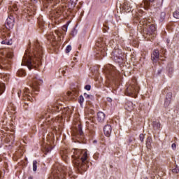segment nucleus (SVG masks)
<instances>
[{
  "label": "nucleus",
  "mask_w": 179,
  "mask_h": 179,
  "mask_svg": "<svg viewBox=\"0 0 179 179\" xmlns=\"http://www.w3.org/2000/svg\"><path fill=\"white\" fill-rule=\"evenodd\" d=\"M34 55V57H33ZM33 55L29 52L26 51L23 59L22 65L27 66L29 71L33 68L37 69L41 65V59L43 58V47L38 43V41L34 42Z\"/></svg>",
  "instance_id": "1"
},
{
  "label": "nucleus",
  "mask_w": 179,
  "mask_h": 179,
  "mask_svg": "<svg viewBox=\"0 0 179 179\" xmlns=\"http://www.w3.org/2000/svg\"><path fill=\"white\" fill-rule=\"evenodd\" d=\"M72 155L73 163L79 171H86L89 169V160H87V152L82 150H74Z\"/></svg>",
  "instance_id": "2"
},
{
  "label": "nucleus",
  "mask_w": 179,
  "mask_h": 179,
  "mask_svg": "<svg viewBox=\"0 0 179 179\" xmlns=\"http://www.w3.org/2000/svg\"><path fill=\"white\" fill-rule=\"evenodd\" d=\"M147 29L145 30V24L140 21V24L137 27L138 31L141 33L145 38L150 40L156 37V26L153 24L147 25Z\"/></svg>",
  "instance_id": "3"
},
{
  "label": "nucleus",
  "mask_w": 179,
  "mask_h": 179,
  "mask_svg": "<svg viewBox=\"0 0 179 179\" xmlns=\"http://www.w3.org/2000/svg\"><path fill=\"white\" fill-rule=\"evenodd\" d=\"M12 58H13V52H9L6 54L5 57L0 58V69H10L12 65Z\"/></svg>",
  "instance_id": "4"
},
{
  "label": "nucleus",
  "mask_w": 179,
  "mask_h": 179,
  "mask_svg": "<svg viewBox=\"0 0 179 179\" xmlns=\"http://www.w3.org/2000/svg\"><path fill=\"white\" fill-rule=\"evenodd\" d=\"M139 93V86L136 81H134L133 84L129 85L125 91V94L130 97H136Z\"/></svg>",
  "instance_id": "5"
},
{
  "label": "nucleus",
  "mask_w": 179,
  "mask_h": 179,
  "mask_svg": "<svg viewBox=\"0 0 179 179\" xmlns=\"http://www.w3.org/2000/svg\"><path fill=\"white\" fill-rule=\"evenodd\" d=\"M62 110V106L58 105V103H53L48 106V113H45L44 115L41 116V118L47 120L48 118H51V113H59Z\"/></svg>",
  "instance_id": "6"
},
{
  "label": "nucleus",
  "mask_w": 179,
  "mask_h": 179,
  "mask_svg": "<svg viewBox=\"0 0 179 179\" xmlns=\"http://www.w3.org/2000/svg\"><path fill=\"white\" fill-rule=\"evenodd\" d=\"M71 168L69 169H63L62 172L59 173L58 171L53 172L52 176H50V179H65V173H69V176H71Z\"/></svg>",
  "instance_id": "7"
},
{
  "label": "nucleus",
  "mask_w": 179,
  "mask_h": 179,
  "mask_svg": "<svg viewBox=\"0 0 179 179\" xmlns=\"http://www.w3.org/2000/svg\"><path fill=\"white\" fill-rule=\"evenodd\" d=\"M112 55L113 59V61H115V62H117L118 64H121V62H122L124 59L122 58V54L121 53V50H120L119 49L115 50L112 52Z\"/></svg>",
  "instance_id": "8"
},
{
  "label": "nucleus",
  "mask_w": 179,
  "mask_h": 179,
  "mask_svg": "<svg viewBox=\"0 0 179 179\" xmlns=\"http://www.w3.org/2000/svg\"><path fill=\"white\" fill-rule=\"evenodd\" d=\"M8 36H9V34H6L5 31H3L1 34L0 38H1V40H3L1 41V44H6L7 45H12V41H9L7 38Z\"/></svg>",
  "instance_id": "9"
},
{
  "label": "nucleus",
  "mask_w": 179,
  "mask_h": 179,
  "mask_svg": "<svg viewBox=\"0 0 179 179\" xmlns=\"http://www.w3.org/2000/svg\"><path fill=\"white\" fill-rule=\"evenodd\" d=\"M43 85V80L35 77L32 80V87L36 92H38V86Z\"/></svg>",
  "instance_id": "10"
},
{
  "label": "nucleus",
  "mask_w": 179,
  "mask_h": 179,
  "mask_svg": "<svg viewBox=\"0 0 179 179\" xmlns=\"http://www.w3.org/2000/svg\"><path fill=\"white\" fill-rule=\"evenodd\" d=\"M7 113L9 115H14V114H16V106H15L13 103L10 102L8 104V106L7 107Z\"/></svg>",
  "instance_id": "11"
},
{
  "label": "nucleus",
  "mask_w": 179,
  "mask_h": 179,
  "mask_svg": "<svg viewBox=\"0 0 179 179\" xmlns=\"http://www.w3.org/2000/svg\"><path fill=\"white\" fill-rule=\"evenodd\" d=\"M8 17L6 20V27L8 29V30H10V29H13V26L15 24V20H13V17Z\"/></svg>",
  "instance_id": "12"
},
{
  "label": "nucleus",
  "mask_w": 179,
  "mask_h": 179,
  "mask_svg": "<svg viewBox=\"0 0 179 179\" xmlns=\"http://www.w3.org/2000/svg\"><path fill=\"white\" fill-rule=\"evenodd\" d=\"M159 58H160V52H159V50H155L151 55V59L153 62H157Z\"/></svg>",
  "instance_id": "13"
},
{
  "label": "nucleus",
  "mask_w": 179,
  "mask_h": 179,
  "mask_svg": "<svg viewBox=\"0 0 179 179\" xmlns=\"http://www.w3.org/2000/svg\"><path fill=\"white\" fill-rule=\"evenodd\" d=\"M106 69L108 70V72H109V75L112 76V78H114V76H115V73H117L115 66L109 64L106 66Z\"/></svg>",
  "instance_id": "14"
},
{
  "label": "nucleus",
  "mask_w": 179,
  "mask_h": 179,
  "mask_svg": "<svg viewBox=\"0 0 179 179\" xmlns=\"http://www.w3.org/2000/svg\"><path fill=\"white\" fill-rule=\"evenodd\" d=\"M29 93H30V90L28 88H25L22 94L23 100H29V101H31V100H33V98H31V96H30Z\"/></svg>",
  "instance_id": "15"
},
{
  "label": "nucleus",
  "mask_w": 179,
  "mask_h": 179,
  "mask_svg": "<svg viewBox=\"0 0 179 179\" xmlns=\"http://www.w3.org/2000/svg\"><path fill=\"white\" fill-rule=\"evenodd\" d=\"M111 131H113V128L111 127V125L110 124H106L103 127V132L108 138H110L111 136Z\"/></svg>",
  "instance_id": "16"
},
{
  "label": "nucleus",
  "mask_w": 179,
  "mask_h": 179,
  "mask_svg": "<svg viewBox=\"0 0 179 179\" xmlns=\"http://www.w3.org/2000/svg\"><path fill=\"white\" fill-rule=\"evenodd\" d=\"M143 0L141 3V8H144V9L148 10L150 8V2H155V0Z\"/></svg>",
  "instance_id": "17"
},
{
  "label": "nucleus",
  "mask_w": 179,
  "mask_h": 179,
  "mask_svg": "<svg viewBox=\"0 0 179 179\" xmlns=\"http://www.w3.org/2000/svg\"><path fill=\"white\" fill-rule=\"evenodd\" d=\"M171 97H173V94L171 92H168L166 95V100L164 102V106L169 107L170 103H171Z\"/></svg>",
  "instance_id": "18"
},
{
  "label": "nucleus",
  "mask_w": 179,
  "mask_h": 179,
  "mask_svg": "<svg viewBox=\"0 0 179 179\" xmlns=\"http://www.w3.org/2000/svg\"><path fill=\"white\" fill-rule=\"evenodd\" d=\"M123 9L127 13H129V12L132 10V6H131V3L125 1L123 4Z\"/></svg>",
  "instance_id": "19"
},
{
  "label": "nucleus",
  "mask_w": 179,
  "mask_h": 179,
  "mask_svg": "<svg viewBox=\"0 0 179 179\" xmlns=\"http://www.w3.org/2000/svg\"><path fill=\"white\" fill-rule=\"evenodd\" d=\"M104 120H106V115L103 112H99L97 113V121L99 122H104Z\"/></svg>",
  "instance_id": "20"
},
{
  "label": "nucleus",
  "mask_w": 179,
  "mask_h": 179,
  "mask_svg": "<svg viewBox=\"0 0 179 179\" xmlns=\"http://www.w3.org/2000/svg\"><path fill=\"white\" fill-rule=\"evenodd\" d=\"M124 108H125V110L131 112V111H132V110H134V106L131 101H127L125 103Z\"/></svg>",
  "instance_id": "21"
},
{
  "label": "nucleus",
  "mask_w": 179,
  "mask_h": 179,
  "mask_svg": "<svg viewBox=\"0 0 179 179\" xmlns=\"http://www.w3.org/2000/svg\"><path fill=\"white\" fill-rule=\"evenodd\" d=\"M160 122L155 120L152 122V128L155 131H159L160 129Z\"/></svg>",
  "instance_id": "22"
},
{
  "label": "nucleus",
  "mask_w": 179,
  "mask_h": 179,
  "mask_svg": "<svg viewBox=\"0 0 179 179\" xmlns=\"http://www.w3.org/2000/svg\"><path fill=\"white\" fill-rule=\"evenodd\" d=\"M166 69L169 78H171V76H173V73L174 72V69H173V67H171V66H168Z\"/></svg>",
  "instance_id": "23"
},
{
  "label": "nucleus",
  "mask_w": 179,
  "mask_h": 179,
  "mask_svg": "<svg viewBox=\"0 0 179 179\" xmlns=\"http://www.w3.org/2000/svg\"><path fill=\"white\" fill-rule=\"evenodd\" d=\"M17 75L20 76V78H23L24 76H26V71L23 69H20L17 71Z\"/></svg>",
  "instance_id": "24"
},
{
  "label": "nucleus",
  "mask_w": 179,
  "mask_h": 179,
  "mask_svg": "<svg viewBox=\"0 0 179 179\" xmlns=\"http://www.w3.org/2000/svg\"><path fill=\"white\" fill-rule=\"evenodd\" d=\"M77 133L80 136H83V131L82 130V124H78L77 128Z\"/></svg>",
  "instance_id": "25"
},
{
  "label": "nucleus",
  "mask_w": 179,
  "mask_h": 179,
  "mask_svg": "<svg viewBox=\"0 0 179 179\" xmlns=\"http://www.w3.org/2000/svg\"><path fill=\"white\" fill-rule=\"evenodd\" d=\"M9 10H13V12H17V5L14 4L13 6H8Z\"/></svg>",
  "instance_id": "26"
},
{
  "label": "nucleus",
  "mask_w": 179,
  "mask_h": 179,
  "mask_svg": "<svg viewBox=\"0 0 179 179\" xmlns=\"http://www.w3.org/2000/svg\"><path fill=\"white\" fill-rule=\"evenodd\" d=\"M5 92V85L0 83V96Z\"/></svg>",
  "instance_id": "27"
},
{
  "label": "nucleus",
  "mask_w": 179,
  "mask_h": 179,
  "mask_svg": "<svg viewBox=\"0 0 179 179\" xmlns=\"http://www.w3.org/2000/svg\"><path fill=\"white\" fill-rule=\"evenodd\" d=\"M77 2L78 0H70L69 3L71 5V8H75V6H76Z\"/></svg>",
  "instance_id": "28"
},
{
  "label": "nucleus",
  "mask_w": 179,
  "mask_h": 179,
  "mask_svg": "<svg viewBox=\"0 0 179 179\" xmlns=\"http://www.w3.org/2000/svg\"><path fill=\"white\" fill-rule=\"evenodd\" d=\"M164 19H166V13L165 12H162L161 14H160L159 20L161 22H163V20H164Z\"/></svg>",
  "instance_id": "29"
},
{
  "label": "nucleus",
  "mask_w": 179,
  "mask_h": 179,
  "mask_svg": "<svg viewBox=\"0 0 179 179\" xmlns=\"http://www.w3.org/2000/svg\"><path fill=\"white\" fill-rule=\"evenodd\" d=\"M33 171H37V161L33 162Z\"/></svg>",
  "instance_id": "30"
},
{
  "label": "nucleus",
  "mask_w": 179,
  "mask_h": 179,
  "mask_svg": "<svg viewBox=\"0 0 179 179\" xmlns=\"http://www.w3.org/2000/svg\"><path fill=\"white\" fill-rule=\"evenodd\" d=\"M79 101L80 106H82L83 104V101H85V98H83V95H80L79 96V101Z\"/></svg>",
  "instance_id": "31"
},
{
  "label": "nucleus",
  "mask_w": 179,
  "mask_h": 179,
  "mask_svg": "<svg viewBox=\"0 0 179 179\" xmlns=\"http://www.w3.org/2000/svg\"><path fill=\"white\" fill-rule=\"evenodd\" d=\"M1 124L3 128H6V126L8 125V120L6 119L4 120H2Z\"/></svg>",
  "instance_id": "32"
},
{
  "label": "nucleus",
  "mask_w": 179,
  "mask_h": 179,
  "mask_svg": "<svg viewBox=\"0 0 179 179\" xmlns=\"http://www.w3.org/2000/svg\"><path fill=\"white\" fill-rule=\"evenodd\" d=\"M173 15L175 19H179V12L178 10L175 11Z\"/></svg>",
  "instance_id": "33"
},
{
  "label": "nucleus",
  "mask_w": 179,
  "mask_h": 179,
  "mask_svg": "<svg viewBox=\"0 0 179 179\" xmlns=\"http://www.w3.org/2000/svg\"><path fill=\"white\" fill-rule=\"evenodd\" d=\"M72 50V46L71 45H69L66 48V54H69V52H71V50Z\"/></svg>",
  "instance_id": "34"
},
{
  "label": "nucleus",
  "mask_w": 179,
  "mask_h": 179,
  "mask_svg": "<svg viewBox=\"0 0 179 179\" xmlns=\"http://www.w3.org/2000/svg\"><path fill=\"white\" fill-rule=\"evenodd\" d=\"M13 135H8L6 137L7 142H10V139H13Z\"/></svg>",
  "instance_id": "35"
},
{
  "label": "nucleus",
  "mask_w": 179,
  "mask_h": 179,
  "mask_svg": "<svg viewBox=\"0 0 179 179\" xmlns=\"http://www.w3.org/2000/svg\"><path fill=\"white\" fill-rule=\"evenodd\" d=\"M139 139H140L141 142H143V141L145 139V135L143 134H141L139 136Z\"/></svg>",
  "instance_id": "36"
},
{
  "label": "nucleus",
  "mask_w": 179,
  "mask_h": 179,
  "mask_svg": "<svg viewBox=\"0 0 179 179\" xmlns=\"http://www.w3.org/2000/svg\"><path fill=\"white\" fill-rule=\"evenodd\" d=\"M172 172L175 173L176 174H178V173H179L178 166H176L173 169H172Z\"/></svg>",
  "instance_id": "37"
},
{
  "label": "nucleus",
  "mask_w": 179,
  "mask_h": 179,
  "mask_svg": "<svg viewBox=\"0 0 179 179\" xmlns=\"http://www.w3.org/2000/svg\"><path fill=\"white\" fill-rule=\"evenodd\" d=\"M62 29L63 30V31H66L68 30V25H64L62 27Z\"/></svg>",
  "instance_id": "38"
},
{
  "label": "nucleus",
  "mask_w": 179,
  "mask_h": 179,
  "mask_svg": "<svg viewBox=\"0 0 179 179\" xmlns=\"http://www.w3.org/2000/svg\"><path fill=\"white\" fill-rule=\"evenodd\" d=\"M85 90H90V89H92V87L90 86V85H87L85 86Z\"/></svg>",
  "instance_id": "39"
},
{
  "label": "nucleus",
  "mask_w": 179,
  "mask_h": 179,
  "mask_svg": "<svg viewBox=\"0 0 179 179\" xmlns=\"http://www.w3.org/2000/svg\"><path fill=\"white\" fill-rule=\"evenodd\" d=\"M84 96L85 99H90L92 97V95H89L87 93H84Z\"/></svg>",
  "instance_id": "40"
},
{
  "label": "nucleus",
  "mask_w": 179,
  "mask_h": 179,
  "mask_svg": "<svg viewBox=\"0 0 179 179\" xmlns=\"http://www.w3.org/2000/svg\"><path fill=\"white\" fill-rule=\"evenodd\" d=\"M171 148L173 150H176V149H177V145H176V143H173L171 145Z\"/></svg>",
  "instance_id": "41"
},
{
  "label": "nucleus",
  "mask_w": 179,
  "mask_h": 179,
  "mask_svg": "<svg viewBox=\"0 0 179 179\" xmlns=\"http://www.w3.org/2000/svg\"><path fill=\"white\" fill-rule=\"evenodd\" d=\"M162 72H163L162 69H160L159 70L157 71V75H161Z\"/></svg>",
  "instance_id": "42"
},
{
  "label": "nucleus",
  "mask_w": 179,
  "mask_h": 179,
  "mask_svg": "<svg viewBox=\"0 0 179 179\" xmlns=\"http://www.w3.org/2000/svg\"><path fill=\"white\" fill-rule=\"evenodd\" d=\"M55 34H57V36H59L61 32H59V31H55Z\"/></svg>",
  "instance_id": "43"
},
{
  "label": "nucleus",
  "mask_w": 179,
  "mask_h": 179,
  "mask_svg": "<svg viewBox=\"0 0 179 179\" xmlns=\"http://www.w3.org/2000/svg\"><path fill=\"white\" fill-rule=\"evenodd\" d=\"M132 138H129V140H128V143H132Z\"/></svg>",
  "instance_id": "44"
},
{
  "label": "nucleus",
  "mask_w": 179,
  "mask_h": 179,
  "mask_svg": "<svg viewBox=\"0 0 179 179\" xmlns=\"http://www.w3.org/2000/svg\"><path fill=\"white\" fill-rule=\"evenodd\" d=\"M104 27H105L106 28H104L103 32L106 33V31H107V29H108V27L107 26H106V25H104Z\"/></svg>",
  "instance_id": "45"
},
{
  "label": "nucleus",
  "mask_w": 179,
  "mask_h": 179,
  "mask_svg": "<svg viewBox=\"0 0 179 179\" xmlns=\"http://www.w3.org/2000/svg\"><path fill=\"white\" fill-rule=\"evenodd\" d=\"M107 101H108L109 103H111V101H113V99H111V98H107Z\"/></svg>",
  "instance_id": "46"
},
{
  "label": "nucleus",
  "mask_w": 179,
  "mask_h": 179,
  "mask_svg": "<svg viewBox=\"0 0 179 179\" xmlns=\"http://www.w3.org/2000/svg\"><path fill=\"white\" fill-rule=\"evenodd\" d=\"M2 146V138L0 137V148Z\"/></svg>",
  "instance_id": "47"
},
{
  "label": "nucleus",
  "mask_w": 179,
  "mask_h": 179,
  "mask_svg": "<svg viewBox=\"0 0 179 179\" xmlns=\"http://www.w3.org/2000/svg\"><path fill=\"white\" fill-rule=\"evenodd\" d=\"M17 94H18L19 97H20V94H22V91H20V90L18 91Z\"/></svg>",
  "instance_id": "48"
},
{
  "label": "nucleus",
  "mask_w": 179,
  "mask_h": 179,
  "mask_svg": "<svg viewBox=\"0 0 179 179\" xmlns=\"http://www.w3.org/2000/svg\"><path fill=\"white\" fill-rule=\"evenodd\" d=\"M73 33H76V29H74L73 31H72L71 32L72 36H73Z\"/></svg>",
  "instance_id": "49"
},
{
  "label": "nucleus",
  "mask_w": 179,
  "mask_h": 179,
  "mask_svg": "<svg viewBox=\"0 0 179 179\" xmlns=\"http://www.w3.org/2000/svg\"><path fill=\"white\" fill-rule=\"evenodd\" d=\"M52 41L55 40V36L54 35L52 36Z\"/></svg>",
  "instance_id": "50"
},
{
  "label": "nucleus",
  "mask_w": 179,
  "mask_h": 179,
  "mask_svg": "<svg viewBox=\"0 0 179 179\" xmlns=\"http://www.w3.org/2000/svg\"><path fill=\"white\" fill-rule=\"evenodd\" d=\"M2 178V173L0 172V179Z\"/></svg>",
  "instance_id": "51"
},
{
  "label": "nucleus",
  "mask_w": 179,
  "mask_h": 179,
  "mask_svg": "<svg viewBox=\"0 0 179 179\" xmlns=\"http://www.w3.org/2000/svg\"><path fill=\"white\" fill-rule=\"evenodd\" d=\"M66 110H67L68 113H71V110L69 109H66Z\"/></svg>",
  "instance_id": "52"
},
{
  "label": "nucleus",
  "mask_w": 179,
  "mask_h": 179,
  "mask_svg": "<svg viewBox=\"0 0 179 179\" xmlns=\"http://www.w3.org/2000/svg\"><path fill=\"white\" fill-rule=\"evenodd\" d=\"M97 143V141H94V143Z\"/></svg>",
  "instance_id": "53"
},
{
  "label": "nucleus",
  "mask_w": 179,
  "mask_h": 179,
  "mask_svg": "<svg viewBox=\"0 0 179 179\" xmlns=\"http://www.w3.org/2000/svg\"><path fill=\"white\" fill-rule=\"evenodd\" d=\"M69 94V96H71V94H72V92H71L70 94Z\"/></svg>",
  "instance_id": "54"
},
{
  "label": "nucleus",
  "mask_w": 179,
  "mask_h": 179,
  "mask_svg": "<svg viewBox=\"0 0 179 179\" xmlns=\"http://www.w3.org/2000/svg\"><path fill=\"white\" fill-rule=\"evenodd\" d=\"M62 73H64V72H65V71H62Z\"/></svg>",
  "instance_id": "55"
},
{
  "label": "nucleus",
  "mask_w": 179,
  "mask_h": 179,
  "mask_svg": "<svg viewBox=\"0 0 179 179\" xmlns=\"http://www.w3.org/2000/svg\"><path fill=\"white\" fill-rule=\"evenodd\" d=\"M144 179H148V178H145Z\"/></svg>",
  "instance_id": "56"
},
{
  "label": "nucleus",
  "mask_w": 179,
  "mask_h": 179,
  "mask_svg": "<svg viewBox=\"0 0 179 179\" xmlns=\"http://www.w3.org/2000/svg\"><path fill=\"white\" fill-rule=\"evenodd\" d=\"M62 157H63V159L64 158V156H63Z\"/></svg>",
  "instance_id": "57"
},
{
  "label": "nucleus",
  "mask_w": 179,
  "mask_h": 179,
  "mask_svg": "<svg viewBox=\"0 0 179 179\" xmlns=\"http://www.w3.org/2000/svg\"><path fill=\"white\" fill-rule=\"evenodd\" d=\"M29 179H32V178H29Z\"/></svg>",
  "instance_id": "58"
}]
</instances>
